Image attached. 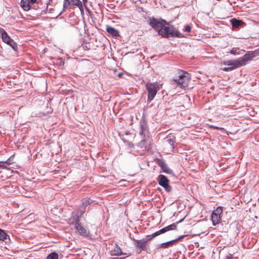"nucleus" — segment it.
Wrapping results in <instances>:
<instances>
[{"instance_id":"28","label":"nucleus","mask_w":259,"mask_h":259,"mask_svg":"<svg viewBox=\"0 0 259 259\" xmlns=\"http://www.w3.org/2000/svg\"><path fill=\"white\" fill-rule=\"evenodd\" d=\"M58 62L57 63V64L59 66H63L64 64V62L62 60L61 58H59L58 60Z\"/></svg>"},{"instance_id":"10","label":"nucleus","mask_w":259,"mask_h":259,"mask_svg":"<svg viewBox=\"0 0 259 259\" xmlns=\"http://www.w3.org/2000/svg\"><path fill=\"white\" fill-rule=\"evenodd\" d=\"M110 254L111 256H119L127 254L126 253H123L122 251L121 248L116 243L115 244L113 248L110 249Z\"/></svg>"},{"instance_id":"7","label":"nucleus","mask_w":259,"mask_h":259,"mask_svg":"<svg viewBox=\"0 0 259 259\" xmlns=\"http://www.w3.org/2000/svg\"><path fill=\"white\" fill-rule=\"evenodd\" d=\"M157 180L158 184L162 187L166 192H169L172 190L171 187L168 184L169 180L166 176L163 175H159Z\"/></svg>"},{"instance_id":"36","label":"nucleus","mask_w":259,"mask_h":259,"mask_svg":"<svg viewBox=\"0 0 259 259\" xmlns=\"http://www.w3.org/2000/svg\"><path fill=\"white\" fill-rule=\"evenodd\" d=\"M82 1L84 3L87 2V0H82Z\"/></svg>"},{"instance_id":"30","label":"nucleus","mask_w":259,"mask_h":259,"mask_svg":"<svg viewBox=\"0 0 259 259\" xmlns=\"http://www.w3.org/2000/svg\"><path fill=\"white\" fill-rule=\"evenodd\" d=\"M233 70H234L233 67H225L223 69V70L225 71H232Z\"/></svg>"},{"instance_id":"20","label":"nucleus","mask_w":259,"mask_h":259,"mask_svg":"<svg viewBox=\"0 0 259 259\" xmlns=\"http://www.w3.org/2000/svg\"><path fill=\"white\" fill-rule=\"evenodd\" d=\"M231 21L232 25V27L235 28H238L243 23L242 21L237 20L235 18L232 19Z\"/></svg>"},{"instance_id":"11","label":"nucleus","mask_w":259,"mask_h":259,"mask_svg":"<svg viewBox=\"0 0 259 259\" xmlns=\"http://www.w3.org/2000/svg\"><path fill=\"white\" fill-rule=\"evenodd\" d=\"M157 164L161 167L164 172L168 174H173L172 170L168 167L167 164L163 160L158 159Z\"/></svg>"},{"instance_id":"34","label":"nucleus","mask_w":259,"mask_h":259,"mask_svg":"<svg viewBox=\"0 0 259 259\" xmlns=\"http://www.w3.org/2000/svg\"><path fill=\"white\" fill-rule=\"evenodd\" d=\"M30 4H33L37 3V0H30Z\"/></svg>"},{"instance_id":"33","label":"nucleus","mask_w":259,"mask_h":259,"mask_svg":"<svg viewBox=\"0 0 259 259\" xmlns=\"http://www.w3.org/2000/svg\"><path fill=\"white\" fill-rule=\"evenodd\" d=\"M225 259H233V257L232 255H230V256H226Z\"/></svg>"},{"instance_id":"29","label":"nucleus","mask_w":259,"mask_h":259,"mask_svg":"<svg viewBox=\"0 0 259 259\" xmlns=\"http://www.w3.org/2000/svg\"><path fill=\"white\" fill-rule=\"evenodd\" d=\"M191 30V27L189 25H186L185 27V31L187 32H190Z\"/></svg>"},{"instance_id":"32","label":"nucleus","mask_w":259,"mask_h":259,"mask_svg":"<svg viewBox=\"0 0 259 259\" xmlns=\"http://www.w3.org/2000/svg\"><path fill=\"white\" fill-rule=\"evenodd\" d=\"M214 129H217V130H223L224 128H222V127H217V126H211Z\"/></svg>"},{"instance_id":"15","label":"nucleus","mask_w":259,"mask_h":259,"mask_svg":"<svg viewBox=\"0 0 259 259\" xmlns=\"http://www.w3.org/2000/svg\"><path fill=\"white\" fill-rule=\"evenodd\" d=\"M106 31L109 34H110L113 37H116L119 35L118 31L110 26H107Z\"/></svg>"},{"instance_id":"3","label":"nucleus","mask_w":259,"mask_h":259,"mask_svg":"<svg viewBox=\"0 0 259 259\" xmlns=\"http://www.w3.org/2000/svg\"><path fill=\"white\" fill-rule=\"evenodd\" d=\"M190 80L189 74L186 72L182 71V73L179 74V78L171 80V84L173 86H179L181 88H186L188 86Z\"/></svg>"},{"instance_id":"2","label":"nucleus","mask_w":259,"mask_h":259,"mask_svg":"<svg viewBox=\"0 0 259 259\" xmlns=\"http://www.w3.org/2000/svg\"><path fill=\"white\" fill-rule=\"evenodd\" d=\"M167 25V26L161 28L159 29L158 31L159 35H160L165 38H168L170 37H177L181 38L184 36L183 35L181 34L177 28H175L174 26L169 25V24Z\"/></svg>"},{"instance_id":"31","label":"nucleus","mask_w":259,"mask_h":259,"mask_svg":"<svg viewBox=\"0 0 259 259\" xmlns=\"http://www.w3.org/2000/svg\"><path fill=\"white\" fill-rule=\"evenodd\" d=\"M145 141L142 140L140 143L139 145L142 147L145 144Z\"/></svg>"},{"instance_id":"4","label":"nucleus","mask_w":259,"mask_h":259,"mask_svg":"<svg viewBox=\"0 0 259 259\" xmlns=\"http://www.w3.org/2000/svg\"><path fill=\"white\" fill-rule=\"evenodd\" d=\"M73 222H72L74 225L75 229L77 230L78 233L85 237H88L90 235V231L86 229L80 223V216L76 214L73 217Z\"/></svg>"},{"instance_id":"12","label":"nucleus","mask_w":259,"mask_h":259,"mask_svg":"<svg viewBox=\"0 0 259 259\" xmlns=\"http://www.w3.org/2000/svg\"><path fill=\"white\" fill-rule=\"evenodd\" d=\"M70 5L76 6L77 7L82 6V4L80 0H64L63 4L64 9H66Z\"/></svg>"},{"instance_id":"26","label":"nucleus","mask_w":259,"mask_h":259,"mask_svg":"<svg viewBox=\"0 0 259 259\" xmlns=\"http://www.w3.org/2000/svg\"><path fill=\"white\" fill-rule=\"evenodd\" d=\"M92 202L90 201V200H83L82 203V206L83 207V209H85V208L89 205Z\"/></svg>"},{"instance_id":"37","label":"nucleus","mask_w":259,"mask_h":259,"mask_svg":"<svg viewBox=\"0 0 259 259\" xmlns=\"http://www.w3.org/2000/svg\"><path fill=\"white\" fill-rule=\"evenodd\" d=\"M83 211L81 213L80 215H82L83 214Z\"/></svg>"},{"instance_id":"25","label":"nucleus","mask_w":259,"mask_h":259,"mask_svg":"<svg viewBox=\"0 0 259 259\" xmlns=\"http://www.w3.org/2000/svg\"><path fill=\"white\" fill-rule=\"evenodd\" d=\"M223 212V207H218L215 210H214L212 213L215 214L219 215L221 216V214Z\"/></svg>"},{"instance_id":"5","label":"nucleus","mask_w":259,"mask_h":259,"mask_svg":"<svg viewBox=\"0 0 259 259\" xmlns=\"http://www.w3.org/2000/svg\"><path fill=\"white\" fill-rule=\"evenodd\" d=\"M148 92V102H150L154 98L158 92V84L157 82L151 83L147 82L145 85Z\"/></svg>"},{"instance_id":"27","label":"nucleus","mask_w":259,"mask_h":259,"mask_svg":"<svg viewBox=\"0 0 259 259\" xmlns=\"http://www.w3.org/2000/svg\"><path fill=\"white\" fill-rule=\"evenodd\" d=\"M0 162H1L0 164L4 166L2 167L3 168L6 167V165H5V164H6L7 165H10V162L9 159H8L7 160H6L5 161H4V162H1V161H0Z\"/></svg>"},{"instance_id":"35","label":"nucleus","mask_w":259,"mask_h":259,"mask_svg":"<svg viewBox=\"0 0 259 259\" xmlns=\"http://www.w3.org/2000/svg\"><path fill=\"white\" fill-rule=\"evenodd\" d=\"M125 257H121L120 258H117V257H114V258H113V259H124V258H125Z\"/></svg>"},{"instance_id":"13","label":"nucleus","mask_w":259,"mask_h":259,"mask_svg":"<svg viewBox=\"0 0 259 259\" xmlns=\"http://www.w3.org/2000/svg\"><path fill=\"white\" fill-rule=\"evenodd\" d=\"M183 238V236H182L180 237L179 238H178V239L161 243V244L159 245V247L166 248L170 246H172L174 245V244L176 242H177L178 241L181 240Z\"/></svg>"},{"instance_id":"19","label":"nucleus","mask_w":259,"mask_h":259,"mask_svg":"<svg viewBox=\"0 0 259 259\" xmlns=\"http://www.w3.org/2000/svg\"><path fill=\"white\" fill-rule=\"evenodd\" d=\"M166 141L169 144L172 148H175V143L176 142L175 137L173 135H169L166 137Z\"/></svg>"},{"instance_id":"16","label":"nucleus","mask_w":259,"mask_h":259,"mask_svg":"<svg viewBox=\"0 0 259 259\" xmlns=\"http://www.w3.org/2000/svg\"><path fill=\"white\" fill-rule=\"evenodd\" d=\"M177 228V224H175V223H173L170 225H168L161 229H160V230H159V234L160 235V234H162L163 233H164L168 231H170V230H176Z\"/></svg>"},{"instance_id":"8","label":"nucleus","mask_w":259,"mask_h":259,"mask_svg":"<svg viewBox=\"0 0 259 259\" xmlns=\"http://www.w3.org/2000/svg\"><path fill=\"white\" fill-rule=\"evenodd\" d=\"M1 38L5 43L10 45L14 51L17 50L18 47L17 44L10 38L6 31L4 29H2Z\"/></svg>"},{"instance_id":"24","label":"nucleus","mask_w":259,"mask_h":259,"mask_svg":"<svg viewBox=\"0 0 259 259\" xmlns=\"http://www.w3.org/2000/svg\"><path fill=\"white\" fill-rule=\"evenodd\" d=\"M46 259H58V254L56 252H52L49 254Z\"/></svg>"},{"instance_id":"14","label":"nucleus","mask_w":259,"mask_h":259,"mask_svg":"<svg viewBox=\"0 0 259 259\" xmlns=\"http://www.w3.org/2000/svg\"><path fill=\"white\" fill-rule=\"evenodd\" d=\"M140 134L141 135H145L148 131L147 123L145 119H142L140 122Z\"/></svg>"},{"instance_id":"22","label":"nucleus","mask_w":259,"mask_h":259,"mask_svg":"<svg viewBox=\"0 0 259 259\" xmlns=\"http://www.w3.org/2000/svg\"><path fill=\"white\" fill-rule=\"evenodd\" d=\"M241 52H244V51L240 50L238 48H233L230 51V53L233 55H239Z\"/></svg>"},{"instance_id":"23","label":"nucleus","mask_w":259,"mask_h":259,"mask_svg":"<svg viewBox=\"0 0 259 259\" xmlns=\"http://www.w3.org/2000/svg\"><path fill=\"white\" fill-rule=\"evenodd\" d=\"M8 235L5 233V232L0 229V241H5L8 237Z\"/></svg>"},{"instance_id":"6","label":"nucleus","mask_w":259,"mask_h":259,"mask_svg":"<svg viewBox=\"0 0 259 259\" xmlns=\"http://www.w3.org/2000/svg\"><path fill=\"white\" fill-rule=\"evenodd\" d=\"M149 23L153 29L158 31L161 28L165 27V25H168V23L165 20H158L153 17L149 18Z\"/></svg>"},{"instance_id":"18","label":"nucleus","mask_w":259,"mask_h":259,"mask_svg":"<svg viewBox=\"0 0 259 259\" xmlns=\"http://www.w3.org/2000/svg\"><path fill=\"white\" fill-rule=\"evenodd\" d=\"M221 220V217L212 213L211 214V221L214 226L219 224Z\"/></svg>"},{"instance_id":"1","label":"nucleus","mask_w":259,"mask_h":259,"mask_svg":"<svg viewBox=\"0 0 259 259\" xmlns=\"http://www.w3.org/2000/svg\"><path fill=\"white\" fill-rule=\"evenodd\" d=\"M253 53L248 52L243 57L234 60H228L224 62L225 65L229 66V67H233L234 69L245 65L247 62L251 60Z\"/></svg>"},{"instance_id":"21","label":"nucleus","mask_w":259,"mask_h":259,"mask_svg":"<svg viewBox=\"0 0 259 259\" xmlns=\"http://www.w3.org/2000/svg\"><path fill=\"white\" fill-rule=\"evenodd\" d=\"M159 231H157L154 233H153L151 235H149L146 236L145 238H144L143 239L145 241H146V243H148V242L150 241H151L152 239H153L154 237L159 235Z\"/></svg>"},{"instance_id":"17","label":"nucleus","mask_w":259,"mask_h":259,"mask_svg":"<svg viewBox=\"0 0 259 259\" xmlns=\"http://www.w3.org/2000/svg\"><path fill=\"white\" fill-rule=\"evenodd\" d=\"M21 6L25 11H28L30 9V3L29 0H21Z\"/></svg>"},{"instance_id":"9","label":"nucleus","mask_w":259,"mask_h":259,"mask_svg":"<svg viewBox=\"0 0 259 259\" xmlns=\"http://www.w3.org/2000/svg\"><path fill=\"white\" fill-rule=\"evenodd\" d=\"M135 242V245L136 247H138L141 249V250L147 251L149 248V246L146 243V241H145L143 239L141 240H137L135 238L133 239Z\"/></svg>"}]
</instances>
